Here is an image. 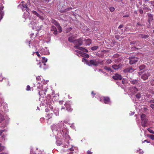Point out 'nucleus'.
<instances>
[{
	"mask_svg": "<svg viewBox=\"0 0 154 154\" xmlns=\"http://www.w3.org/2000/svg\"><path fill=\"white\" fill-rule=\"evenodd\" d=\"M51 128L55 136L58 135V137L63 136L65 134L67 138H69L68 131L63 122L59 121L57 124L51 126Z\"/></svg>",
	"mask_w": 154,
	"mask_h": 154,
	"instance_id": "f257e3e1",
	"label": "nucleus"
},
{
	"mask_svg": "<svg viewBox=\"0 0 154 154\" xmlns=\"http://www.w3.org/2000/svg\"><path fill=\"white\" fill-rule=\"evenodd\" d=\"M56 138H57L56 143L57 146H60L62 145L63 147L67 148L69 144V140L70 139V137L69 136V138H67L66 136L64 135L63 136L61 137H58V135H56Z\"/></svg>",
	"mask_w": 154,
	"mask_h": 154,
	"instance_id": "f03ea898",
	"label": "nucleus"
},
{
	"mask_svg": "<svg viewBox=\"0 0 154 154\" xmlns=\"http://www.w3.org/2000/svg\"><path fill=\"white\" fill-rule=\"evenodd\" d=\"M83 40L81 38L79 39L75 40L74 42V44L75 45L74 47L76 49H78L80 50L86 52H88V50L84 48L79 47L78 46L81 45L83 43Z\"/></svg>",
	"mask_w": 154,
	"mask_h": 154,
	"instance_id": "7ed1b4c3",
	"label": "nucleus"
},
{
	"mask_svg": "<svg viewBox=\"0 0 154 154\" xmlns=\"http://www.w3.org/2000/svg\"><path fill=\"white\" fill-rule=\"evenodd\" d=\"M104 61L103 60H90L89 62V63H88L89 66L93 65L95 66H97L99 64L103 65V62Z\"/></svg>",
	"mask_w": 154,
	"mask_h": 154,
	"instance_id": "20e7f679",
	"label": "nucleus"
},
{
	"mask_svg": "<svg viewBox=\"0 0 154 154\" xmlns=\"http://www.w3.org/2000/svg\"><path fill=\"white\" fill-rule=\"evenodd\" d=\"M142 126L145 127L147 126L148 120L146 118V116L145 114H142L141 116Z\"/></svg>",
	"mask_w": 154,
	"mask_h": 154,
	"instance_id": "39448f33",
	"label": "nucleus"
},
{
	"mask_svg": "<svg viewBox=\"0 0 154 154\" xmlns=\"http://www.w3.org/2000/svg\"><path fill=\"white\" fill-rule=\"evenodd\" d=\"M17 8L21 9L23 11L26 10L27 12L29 10V8L27 7V4L23 1L21 2V4L18 5Z\"/></svg>",
	"mask_w": 154,
	"mask_h": 154,
	"instance_id": "423d86ee",
	"label": "nucleus"
},
{
	"mask_svg": "<svg viewBox=\"0 0 154 154\" xmlns=\"http://www.w3.org/2000/svg\"><path fill=\"white\" fill-rule=\"evenodd\" d=\"M129 60V63L132 65L136 63L138 60V58L134 56H131L128 58Z\"/></svg>",
	"mask_w": 154,
	"mask_h": 154,
	"instance_id": "0eeeda50",
	"label": "nucleus"
},
{
	"mask_svg": "<svg viewBox=\"0 0 154 154\" xmlns=\"http://www.w3.org/2000/svg\"><path fill=\"white\" fill-rule=\"evenodd\" d=\"M39 52L42 54L45 55H47L49 54V50L47 47L41 49L39 51Z\"/></svg>",
	"mask_w": 154,
	"mask_h": 154,
	"instance_id": "6e6552de",
	"label": "nucleus"
},
{
	"mask_svg": "<svg viewBox=\"0 0 154 154\" xmlns=\"http://www.w3.org/2000/svg\"><path fill=\"white\" fill-rule=\"evenodd\" d=\"M75 52H76L78 54H76V53H74L76 55L79 56H81L83 57H86V58H88L89 57V55H88L85 53H84V52H82L81 51L77 50L75 51Z\"/></svg>",
	"mask_w": 154,
	"mask_h": 154,
	"instance_id": "1a4fd4ad",
	"label": "nucleus"
},
{
	"mask_svg": "<svg viewBox=\"0 0 154 154\" xmlns=\"http://www.w3.org/2000/svg\"><path fill=\"white\" fill-rule=\"evenodd\" d=\"M42 62H39L37 64L38 65H39V67L40 68H41L42 66H45L46 64L45 63L48 60L45 57H42Z\"/></svg>",
	"mask_w": 154,
	"mask_h": 154,
	"instance_id": "9d476101",
	"label": "nucleus"
},
{
	"mask_svg": "<svg viewBox=\"0 0 154 154\" xmlns=\"http://www.w3.org/2000/svg\"><path fill=\"white\" fill-rule=\"evenodd\" d=\"M151 75L150 72L148 71L146 73H145L142 75L141 78L144 80H146L148 79V77Z\"/></svg>",
	"mask_w": 154,
	"mask_h": 154,
	"instance_id": "9b49d317",
	"label": "nucleus"
},
{
	"mask_svg": "<svg viewBox=\"0 0 154 154\" xmlns=\"http://www.w3.org/2000/svg\"><path fill=\"white\" fill-rule=\"evenodd\" d=\"M129 91L132 94H134L136 93L138 91V89L135 87H130L129 89Z\"/></svg>",
	"mask_w": 154,
	"mask_h": 154,
	"instance_id": "f8f14e48",
	"label": "nucleus"
},
{
	"mask_svg": "<svg viewBox=\"0 0 154 154\" xmlns=\"http://www.w3.org/2000/svg\"><path fill=\"white\" fill-rule=\"evenodd\" d=\"M112 78L115 80H121L122 79L121 75L117 73L113 75Z\"/></svg>",
	"mask_w": 154,
	"mask_h": 154,
	"instance_id": "ddd939ff",
	"label": "nucleus"
},
{
	"mask_svg": "<svg viewBox=\"0 0 154 154\" xmlns=\"http://www.w3.org/2000/svg\"><path fill=\"white\" fill-rule=\"evenodd\" d=\"M135 69H133L131 67H129L124 69L123 71L125 72H131L134 71Z\"/></svg>",
	"mask_w": 154,
	"mask_h": 154,
	"instance_id": "4468645a",
	"label": "nucleus"
},
{
	"mask_svg": "<svg viewBox=\"0 0 154 154\" xmlns=\"http://www.w3.org/2000/svg\"><path fill=\"white\" fill-rule=\"evenodd\" d=\"M65 106L66 110L69 111H71L72 110V109L70 107L69 102H67L65 104Z\"/></svg>",
	"mask_w": 154,
	"mask_h": 154,
	"instance_id": "2eb2a0df",
	"label": "nucleus"
},
{
	"mask_svg": "<svg viewBox=\"0 0 154 154\" xmlns=\"http://www.w3.org/2000/svg\"><path fill=\"white\" fill-rule=\"evenodd\" d=\"M3 8V6H2L0 7V21L2 19L4 15V13L2 11Z\"/></svg>",
	"mask_w": 154,
	"mask_h": 154,
	"instance_id": "dca6fc26",
	"label": "nucleus"
},
{
	"mask_svg": "<svg viewBox=\"0 0 154 154\" xmlns=\"http://www.w3.org/2000/svg\"><path fill=\"white\" fill-rule=\"evenodd\" d=\"M103 100L105 104H108L110 102V99L108 97H103Z\"/></svg>",
	"mask_w": 154,
	"mask_h": 154,
	"instance_id": "f3484780",
	"label": "nucleus"
},
{
	"mask_svg": "<svg viewBox=\"0 0 154 154\" xmlns=\"http://www.w3.org/2000/svg\"><path fill=\"white\" fill-rule=\"evenodd\" d=\"M47 91V90L46 89H45L44 90H41V91H39L38 93L39 96L42 97H44V96H43V94H45Z\"/></svg>",
	"mask_w": 154,
	"mask_h": 154,
	"instance_id": "a211bd4d",
	"label": "nucleus"
},
{
	"mask_svg": "<svg viewBox=\"0 0 154 154\" xmlns=\"http://www.w3.org/2000/svg\"><path fill=\"white\" fill-rule=\"evenodd\" d=\"M148 17V21L149 22H151L153 20V15L149 13H147Z\"/></svg>",
	"mask_w": 154,
	"mask_h": 154,
	"instance_id": "6ab92c4d",
	"label": "nucleus"
},
{
	"mask_svg": "<svg viewBox=\"0 0 154 154\" xmlns=\"http://www.w3.org/2000/svg\"><path fill=\"white\" fill-rule=\"evenodd\" d=\"M122 66V65L121 64H119V65H114L112 66V68H113L115 70H117L119 69L120 67Z\"/></svg>",
	"mask_w": 154,
	"mask_h": 154,
	"instance_id": "aec40b11",
	"label": "nucleus"
},
{
	"mask_svg": "<svg viewBox=\"0 0 154 154\" xmlns=\"http://www.w3.org/2000/svg\"><path fill=\"white\" fill-rule=\"evenodd\" d=\"M139 37L143 39H146L149 37V36L148 35L141 34L139 35Z\"/></svg>",
	"mask_w": 154,
	"mask_h": 154,
	"instance_id": "412c9836",
	"label": "nucleus"
},
{
	"mask_svg": "<svg viewBox=\"0 0 154 154\" xmlns=\"http://www.w3.org/2000/svg\"><path fill=\"white\" fill-rule=\"evenodd\" d=\"M51 30L54 31V33L56 35L57 34V29L54 26H53L51 27Z\"/></svg>",
	"mask_w": 154,
	"mask_h": 154,
	"instance_id": "4be33fe9",
	"label": "nucleus"
},
{
	"mask_svg": "<svg viewBox=\"0 0 154 154\" xmlns=\"http://www.w3.org/2000/svg\"><path fill=\"white\" fill-rule=\"evenodd\" d=\"M54 113L56 116H58L59 115V110L57 108H55L53 110Z\"/></svg>",
	"mask_w": 154,
	"mask_h": 154,
	"instance_id": "5701e85b",
	"label": "nucleus"
},
{
	"mask_svg": "<svg viewBox=\"0 0 154 154\" xmlns=\"http://www.w3.org/2000/svg\"><path fill=\"white\" fill-rule=\"evenodd\" d=\"M32 13L35 15H36L37 17H39L40 19H42L41 16L37 13L35 11H32Z\"/></svg>",
	"mask_w": 154,
	"mask_h": 154,
	"instance_id": "b1692460",
	"label": "nucleus"
},
{
	"mask_svg": "<svg viewBox=\"0 0 154 154\" xmlns=\"http://www.w3.org/2000/svg\"><path fill=\"white\" fill-rule=\"evenodd\" d=\"M85 44L86 45H89L91 44V40L90 39L85 40Z\"/></svg>",
	"mask_w": 154,
	"mask_h": 154,
	"instance_id": "393cba45",
	"label": "nucleus"
},
{
	"mask_svg": "<svg viewBox=\"0 0 154 154\" xmlns=\"http://www.w3.org/2000/svg\"><path fill=\"white\" fill-rule=\"evenodd\" d=\"M104 69L107 70L109 72H112L113 71L109 67L107 66H105Z\"/></svg>",
	"mask_w": 154,
	"mask_h": 154,
	"instance_id": "a878e982",
	"label": "nucleus"
},
{
	"mask_svg": "<svg viewBox=\"0 0 154 154\" xmlns=\"http://www.w3.org/2000/svg\"><path fill=\"white\" fill-rule=\"evenodd\" d=\"M131 83L133 85L137 84L138 82V81L137 80H133L130 81Z\"/></svg>",
	"mask_w": 154,
	"mask_h": 154,
	"instance_id": "bb28decb",
	"label": "nucleus"
},
{
	"mask_svg": "<svg viewBox=\"0 0 154 154\" xmlns=\"http://www.w3.org/2000/svg\"><path fill=\"white\" fill-rule=\"evenodd\" d=\"M75 40H74V38L72 37H69L68 38V41L69 42H71L73 43H74V41H75Z\"/></svg>",
	"mask_w": 154,
	"mask_h": 154,
	"instance_id": "cd10ccee",
	"label": "nucleus"
},
{
	"mask_svg": "<svg viewBox=\"0 0 154 154\" xmlns=\"http://www.w3.org/2000/svg\"><path fill=\"white\" fill-rule=\"evenodd\" d=\"M145 67V66L144 65H142L139 66V69L140 70H142Z\"/></svg>",
	"mask_w": 154,
	"mask_h": 154,
	"instance_id": "c85d7f7f",
	"label": "nucleus"
},
{
	"mask_svg": "<svg viewBox=\"0 0 154 154\" xmlns=\"http://www.w3.org/2000/svg\"><path fill=\"white\" fill-rule=\"evenodd\" d=\"M143 9L146 12L150 11H151V9L148 7L143 8Z\"/></svg>",
	"mask_w": 154,
	"mask_h": 154,
	"instance_id": "c756f323",
	"label": "nucleus"
},
{
	"mask_svg": "<svg viewBox=\"0 0 154 154\" xmlns=\"http://www.w3.org/2000/svg\"><path fill=\"white\" fill-rule=\"evenodd\" d=\"M26 13L25 12L24 13V17L25 18V20H26L27 18H29L30 20H31V18L30 17H28V15L27 16H25L26 15Z\"/></svg>",
	"mask_w": 154,
	"mask_h": 154,
	"instance_id": "7c9ffc66",
	"label": "nucleus"
},
{
	"mask_svg": "<svg viewBox=\"0 0 154 154\" xmlns=\"http://www.w3.org/2000/svg\"><path fill=\"white\" fill-rule=\"evenodd\" d=\"M57 28L59 30V32H61L62 31V28L60 25H58V26H57Z\"/></svg>",
	"mask_w": 154,
	"mask_h": 154,
	"instance_id": "2f4dec72",
	"label": "nucleus"
},
{
	"mask_svg": "<svg viewBox=\"0 0 154 154\" xmlns=\"http://www.w3.org/2000/svg\"><path fill=\"white\" fill-rule=\"evenodd\" d=\"M98 48V46H93V47H91V49L92 50L94 51V50H97V49Z\"/></svg>",
	"mask_w": 154,
	"mask_h": 154,
	"instance_id": "473e14b6",
	"label": "nucleus"
},
{
	"mask_svg": "<svg viewBox=\"0 0 154 154\" xmlns=\"http://www.w3.org/2000/svg\"><path fill=\"white\" fill-rule=\"evenodd\" d=\"M137 152L139 154H143V151L140 149L138 150L137 151Z\"/></svg>",
	"mask_w": 154,
	"mask_h": 154,
	"instance_id": "72a5a7b5",
	"label": "nucleus"
},
{
	"mask_svg": "<svg viewBox=\"0 0 154 154\" xmlns=\"http://www.w3.org/2000/svg\"><path fill=\"white\" fill-rule=\"evenodd\" d=\"M5 136L4 135H3L1 137V139H0V140L1 142L4 141L5 140Z\"/></svg>",
	"mask_w": 154,
	"mask_h": 154,
	"instance_id": "f704fd0d",
	"label": "nucleus"
},
{
	"mask_svg": "<svg viewBox=\"0 0 154 154\" xmlns=\"http://www.w3.org/2000/svg\"><path fill=\"white\" fill-rule=\"evenodd\" d=\"M52 113H48L47 114V116H46V117L47 118H48V119H50L52 117Z\"/></svg>",
	"mask_w": 154,
	"mask_h": 154,
	"instance_id": "c9c22d12",
	"label": "nucleus"
},
{
	"mask_svg": "<svg viewBox=\"0 0 154 154\" xmlns=\"http://www.w3.org/2000/svg\"><path fill=\"white\" fill-rule=\"evenodd\" d=\"M5 148V147L2 146V144L0 143V152L4 150Z\"/></svg>",
	"mask_w": 154,
	"mask_h": 154,
	"instance_id": "e433bc0d",
	"label": "nucleus"
},
{
	"mask_svg": "<svg viewBox=\"0 0 154 154\" xmlns=\"http://www.w3.org/2000/svg\"><path fill=\"white\" fill-rule=\"evenodd\" d=\"M76 148L73 146H72L71 148L69 149V150L71 151H73L74 150V149H75ZM69 149H68V150Z\"/></svg>",
	"mask_w": 154,
	"mask_h": 154,
	"instance_id": "4c0bfd02",
	"label": "nucleus"
},
{
	"mask_svg": "<svg viewBox=\"0 0 154 154\" xmlns=\"http://www.w3.org/2000/svg\"><path fill=\"white\" fill-rule=\"evenodd\" d=\"M136 97L138 99H139L141 97V94L139 93H137L135 95Z\"/></svg>",
	"mask_w": 154,
	"mask_h": 154,
	"instance_id": "58836bf2",
	"label": "nucleus"
},
{
	"mask_svg": "<svg viewBox=\"0 0 154 154\" xmlns=\"http://www.w3.org/2000/svg\"><path fill=\"white\" fill-rule=\"evenodd\" d=\"M109 9L110 11L112 12L114 11L115 8L114 7H111L109 8Z\"/></svg>",
	"mask_w": 154,
	"mask_h": 154,
	"instance_id": "ea45409f",
	"label": "nucleus"
},
{
	"mask_svg": "<svg viewBox=\"0 0 154 154\" xmlns=\"http://www.w3.org/2000/svg\"><path fill=\"white\" fill-rule=\"evenodd\" d=\"M82 61L83 62H86V64H88V63H89V62L85 59L84 58H83L82 59Z\"/></svg>",
	"mask_w": 154,
	"mask_h": 154,
	"instance_id": "a19ab883",
	"label": "nucleus"
},
{
	"mask_svg": "<svg viewBox=\"0 0 154 154\" xmlns=\"http://www.w3.org/2000/svg\"><path fill=\"white\" fill-rule=\"evenodd\" d=\"M4 119V117L2 114L0 113V122H1Z\"/></svg>",
	"mask_w": 154,
	"mask_h": 154,
	"instance_id": "79ce46f5",
	"label": "nucleus"
},
{
	"mask_svg": "<svg viewBox=\"0 0 154 154\" xmlns=\"http://www.w3.org/2000/svg\"><path fill=\"white\" fill-rule=\"evenodd\" d=\"M72 9V8H67L65 9L64 10V12H66L67 11H69L71 9Z\"/></svg>",
	"mask_w": 154,
	"mask_h": 154,
	"instance_id": "37998d69",
	"label": "nucleus"
},
{
	"mask_svg": "<svg viewBox=\"0 0 154 154\" xmlns=\"http://www.w3.org/2000/svg\"><path fill=\"white\" fill-rule=\"evenodd\" d=\"M48 68V66L47 65H46L45 66H42L41 68H43L44 69H46Z\"/></svg>",
	"mask_w": 154,
	"mask_h": 154,
	"instance_id": "c03bdc74",
	"label": "nucleus"
},
{
	"mask_svg": "<svg viewBox=\"0 0 154 154\" xmlns=\"http://www.w3.org/2000/svg\"><path fill=\"white\" fill-rule=\"evenodd\" d=\"M149 137L152 140H154V135H149Z\"/></svg>",
	"mask_w": 154,
	"mask_h": 154,
	"instance_id": "a18cd8bd",
	"label": "nucleus"
},
{
	"mask_svg": "<svg viewBox=\"0 0 154 154\" xmlns=\"http://www.w3.org/2000/svg\"><path fill=\"white\" fill-rule=\"evenodd\" d=\"M147 130L151 133L153 134L154 133V131L150 128H148Z\"/></svg>",
	"mask_w": 154,
	"mask_h": 154,
	"instance_id": "49530a36",
	"label": "nucleus"
},
{
	"mask_svg": "<svg viewBox=\"0 0 154 154\" xmlns=\"http://www.w3.org/2000/svg\"><path fill=\"white\" fill-rule=\"evenodd\" d=\"M46 104H47L48 106V105L49 106V107L51 108V109H52V107H53L52 106H51V105H50V102H49V101H48V102H47V101H46Z\"/></svg>",
	"mask_w": 154,
	"mask_h": 154,
	"instance_id": "de8ad7c7",
	"label": "nucleus"
},
{
	"mask_svg": "<svg viewBox=\"0 0 154 154\" xmlns=\"http://www.w3.org/2000/svg\"><path fill=\"white\" fill-rule=\"evenodd\" d=\"M30 90V87L29 85H27L26 87V90L29 91Z\"/></svg>",
	"mask_w": 154,
	"mask_h": 154,
	"instance_id": "09e8293b",
	"label": "nucleus"
},
{
	"mask_svg": "<svg viewBox=\"0 0 154 154\" xmlns=\"http://www.w3.org/2000/svg\"><path fill=\"white\" fill-rule=\"evenodd\" d=\"M106 62L107 63H110L112 62V61L110 60H106Z\"/></svg>",
	"mask_w": 154,
	"mask_h": 154,
	"instance_id": "8fccbe9b",
	"label": "nucleus"
},
{
	"mask_svg": "<svg viewBox=\"0 0 154 154\" xmlns=\"http://www.w3.org/2000/svg\"><path fill=\"white\" fill-rule=\"evenodd\" d=\"M36 80H41L40 76H37L36 78Z\"/></svg>",
	"mask_w": 154,
	"mask_h": 154,
	"instance_id": "3c124183",
	"label": "nucleus"
},
{
	"mask_svg": "<svg viewBox=\"0 0 154 154\" xmlns=\"http://www.w3.org/2000/svg\"><path fill=\"white\" fill-rule=\"evenodd\" d=\"M139 12H140V13L141 14H142L143 13V10L141 9H140Z\"/></svg>",
	"mask_w": 154,
	"mask_h": 154,
	"instance_id": "603ef678",
	"label": "nucleus"
},
{
	"mask_svg": "<svg viewBox=\"0 0 154 154\" xmlns=\"http://www.w3.org/2000/svg\"><path fill=\"white\" fill-rule=\"evenodd\" d=\"M150 107L152 108L153 109H154V104H151L150 105Z\"/></svg>",
	"mask_w": 154,
	"mask_h": 154,
	"instance_id": "864d4df0",
	"label": "nucleus"
},
{
	"mask_svg": "<svg viewBox=\"0 0 154 154\" xmlns=\"http://www.w3.org/2000/svg\"><path fill=\"white\" fill-rule=\"evenodd\" d=\"M35 53L38 57H40V54H39V53L38 51L36 52Z\"/></svg>",
	"mask_w": 154,
	"mask_h": 154,
	"instance_id": "5fc2aeb1",
	"label": "nucleus"
},
{
	"mask_svg": "<svg viewBox=\"0 0 154 154\" xmlns=\"http://www.w3.org/2000/svg\"><path fill=\"white\" fill-rule=\"evenodd\" d=\"M123 26V25L122 24L120 25L119 27L118 28L119 29H121L122 28Z\"/></svg>",
	"mask_w": 154,
	"mask_h": 154,
	"instance_id": "6e6d98bb",
	"label": "nucleus"
},
{
	"mask_svg": "<svg viewBox=\"0 0 154 154\" xmlns=\"http://www.w3.org/2000/svg\"><path fill=\"white\" fill-rule=\"evenodd\" d=\"M35 22H34L33 21H31L30 22V24L32 25H35Z\"/></svg>",
	"mask_w": 154,
	"mask_h": 154,
	"instance_id": "4d7b16f0",
	"label": "nucleus"
},
{
	"mask_svg": "<svg viewBox=\"0 0 154 154\" xmlns=\"http://www.w3.org/2000/svg\"><path fill=\"white\" fill-rule=\"evenodd\" d=\"M149 103H154V100H151L149 101Z\"/></svg>",
	"mask_w": 154,
	"mask_h": 154,
	"instance_id": "13d9d810",
	"label": "nucleus"
},
{
	"mask_svg": "<svg viewBox=\"0 0 154 154\" xmlns=\"http://www.w3.org/2000/svg\"><path fill=\"white\" fill-rule=\"evenodd\" d=\"M54 24L57 27V26H58V25H60L59 23L57 22H56L55 23H54Z\"/></svg>",
	"mask_w": 154,
	"mask_h": 154,
	"instance_id": "bf43d9fd",
	"label": "nucleus"
},
{
	"mask_svg": "<svg viewBox=\"0 0 154 154\" xmlns=\"http://www.w3.org/2000/svg\"><path fill=\"white\" fill-rule=\"evenodd\" d=\"M5 131V130H1L0 131V136L2 134V133Z\"/></svg>",
	"mask_w": 154,
	"mask_h": 154,
	"instance_id": "052dcab7",
	"label": "nucleus"
},
{
	"mask_svg": "<svg viewBox=\"0 0 154 154\" xmlns=\"http://www.w3.org/2000/svg\"><path fill=\"white\" fill-rule=\"evenodd\" d=\"M150 3L154 6V1H152L150 2Z\"/></svg>",
	"mask_w": 154,
	"mask_h": 154,
	"instance_id": "680f3d73",
	"label": "nucleus"
},
{
	"mask_svg": "<svg viewBox=\"0 0 154 154\" xmlns=\"http://www.w3.org/2000/svg\"><path fill=\"white\" fill-rule=\"evenodd\" d=\"M87 154H92V152L89 151H88L87 152Z\"/></svg>",
	"mask_w": 154,
	"mask_h": 154,
	"instance_id": "e2e57ef3",
	"label": "nucleus"
},
{
	"mask_svg": "<svg viewBox=\"0 0 154 154\" xmlns=\"http://www.w3.org/2000/svg\"><path fill=\"white\" fill-rule=\"evenodd\" d=\"M144 142H146L147 143H149V142L147 140H144L143 141L142 143H144Z\"/></svg>",
	"mask_w": 154,
	"mask_h": 154,
	"instance_id": "0e129e2a",
	"label": "nucleus"
},
{
	"mask_svg": "<svg viewBox=\"0 0 154 154\" xmlns=\"http://www.w3.org/2000/svg\"><path fill=\"white\" fill-rule=\"evenodd\" d=\"M59 102L60 104H62L63 103V101L62 100H60Z\"/></svg>",
	"mask_w": 154,
	"mask_h": 154,
	"instance_id": "69168bd1",
	"label": "nucleus"
},
{
	"mask_svg": "<svg viewBox=\"0 0 154 154\" xmlns=\"http://www.w3.org/2000/svg\"><path fill=\"white\" fill-rule=\"evenodd\" d=\"M135 112H131V113L130 114V115H132L134 114Z\"/></svg>",
	"mask_w": 154,
	"mask_h": 154,
	"instance_id": "338daca9",
	"label": "nucleus"
},
{
	"mask_svg": "<svg viewBox=\"0 0 154 154\" xmlns=\"http://www.w3.org/2000/svg\"><path fill=\"white\" fill-rule=\"evenodd\" d=\"M125 80L124 79H123L122 80V83L123 84H124L125 82Z\"/></svg>",
	"mask_w": 154,
	"mask_h": 154,
	"instance_id": "774afa93",
	"label": "nucleus"
}]
</instances>
